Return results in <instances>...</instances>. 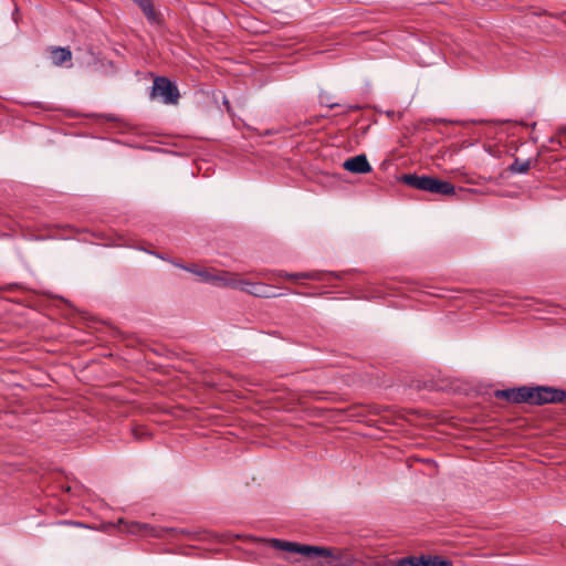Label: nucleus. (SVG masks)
I'll use <instances>...</instances> for the list:
<instances>
[{
  "mask_svg": "<svg viewBox=\"0 0 566 566\" xmlns=\"http://www.w3.org/2000/svg\"><path fill=\"white\" fill-rule=\"evenodd\" d=\"M401 181L411 188L433 195L451 196L455 193L453 184L428 175L407 174L401 177Z\"/></svg>",
  "mask_w": 566,
  "mask_h": 566,
  "instance_id": "f03ea898",
  "label": "nucleus"
},
{
  "mask_svg": "<svg viewBox=\"0 0 566 566\" xmlns=\"http://www.w3.org/2000/svg\"><path fill=\"white\" fill-rule=\"evenodd\" d=\"M151 98H160L164 104L174 105L180 97L179 90L175 83L165 76H157L151 86Z\"/></svg>",
  "mask_w": 566,
  "mask_h": 566,
  "instance_id": "20e7f679",
  "label": "nucleus"
},
{
  "mask_svg": "<svg viewBox=\"0 0 566 566\" xmlns=\"http://www.w3.org/2000/svg\"><path fill=\"white\" fill-rule=\"evenodd\" d=\"M258 541L268 544L276 551L298 554L307 560L314 562L317 566H355L357 562L353 553L347 548H327L280 538H259Z\"/></svg>",
  "mask_w": 566,
  "mask_h": 566,
  "instance_id": "f257e3e1",
  "label": "nucleus"
},
{
  "mask_svg": "<svg viewBox=\"0 0 566 566\" xmlns=\"http://www.w3.org/2000/svg\"><path fill=\"white\" fill-rule=\"evenodd\" d=\"M361 566H394L391 560L386 559L385 557H366L361 560Z\"/></svg>",
  "mask_w": 566,
  "mask_h": 566,
  "instance_id": "4468645a",
  "label": "nucleus"
},
{
  "mask_svg": "<svg viewBox=\"0 0 566 566\" xmlns=\"http://www.w3.org/2000/svg\"><path fill=\"white\" fill-rule=\"evenodd\" d=\"M224 285L240 290L256 297L270 298L280 295L275 292L274 287L269 284L241 280L234 276L229 277L228 281L224 282Z\"/></svg>",
  "mask_w": 566,
  "mask_h": 566,
  "instance_id": "7ed1b4c3",
  "label": "nucleus"
},
{
  "mask_svg": "<svg viewBox=\"0 0 566 566\" xmlns=\"http://www.w3.org/2000/svg\"><path fill=\"white\" fill-rule=\"evenodd\" d=\"M134 434H135L136 439H142L147 433L144 431L142 433H139V429H134Z\"/></svg>",
  "mask_w": 566,
  "mask_h": 566,
  "instance_id": "aec40b11",
  "label": "nucleus"
},
{
  "mask_svg": "<svg viewBox=\"0 0 566 566\" xmlns=\"http://www.w3.org/2000/svg\"><path fill=\"white\" fill-rule=\"evenodd\" d=\"M135 2L145 14L146 19L150 23H159L160 22V14L155 10L154 3L151 0H132Z\"/></svg>",
  "mask_w": 566,
  "mask_h": 566,
  "instance_id": "9d476101",
  "label": "nucleus"
},
{
  "mask_svg": "<svg viewBox=\"0 0 566 566\" xmlns=\"http://www.w3.org/2000/svg\"><path fill=\"white\" fill-rule=\"evenodd\" d=\"M416 565L417 566H431L432 565L431 556L422 555L419 558L416 557Z\"/></svg>",
  "mask_w": 566,
  "mask_h": 566,
  "instance_id": "a211bd4d",
  "label": "nucleus"
},
{
  "mask_svg": "<svg viewBox=\"0 0 566 566\" xmlns=\"http://www.w3.org/2000/svg\"><path fill=\"white\" fill-rule=\"evenodd\" d=\"M396 566H417L416 557L415 556L403 557L397 562Z\"/></svg>",
  "mask_w": 566,
  "mask_h": 566,
  "instance_id": "f3484780",
  "label": "nucleus"
},
{
  "mask_svg": "<svg viewBox=\"0 0 566 566\" xmlns=\"http://www.w3.org/2000/svg\"><path fill=\"white\" fill-rule=\"evenodd\" d=\"M566 403V390L551 386H534V406Z\"/></svg>",
  "mask_w": 566,
  "mask_h": 566,
  "instance_id": "39448f33",
  "label": "nucleus"
},
{
  "mask_svg": "<svg viewBox=\"0 0 566 566\" xmlns=\"http://www.w3.org/2000/svg\"><path fill=\"white\" fill-rule=\"evenodd\" d=\"M431 566H452V563L449 559L442 558L440 556H431Z\"/></svg>",
  "mask_w": 566,
  "mask_h": 566,
  "instance_id": "dca6fc26",
  "label": "nucleus"
},
{
  "mask_svg": "<svg viewBox=\"0 0 566 566\" xmlns=\"http://www.w3.org/2000/svg\"><path fill=\"white\" fill-rule=\"evenodd\" d=\"M358 108H359V106H358V105L350 106V109H355V111H356V109H358Z\"/></svg>",
  "mask_w": 566,
  "mask_h": 566,
  "instance_id": "4be33fe9",
  "label": "nucleus"
},
{
  "mask_svg": "<svg viewBox=\"0 0 566 566\" xmlns=\"http://www.w3.org/2000/svg\"><path fill=\"white\" fill-rule=\"evenodd\" d=\"M280 276L290 279V280H314V281H325L328 279H339L340 275L336 272H324V271H308V272H298V273H289L285 271H280Z\"/></svg>",
  "mask_w": 566,
  "mask_h": 566,
  "instance_id": "0eeeda50",
  "label": "nucleus"
},
{
  "mask_svg": "<svg viewBox=\"0 0 566 566\" xmlns=\"http://www.w3.org/2000/svg\"><path fill=\"white\" fill-rule=\"evenodd\" d=\"M119 523L123 525V531L132 534V535H139V536H147V537H163L164 533L167 531L161 527H156L146 523H139V522H124L123 520H119Z\"/></svg>",
  "mask_w": 566,
  "mask_h": 566,
  "instance_id": "423d86ee",
  "label": "nucleus"
},
{
  "mask_svg": "<svg viewBox=\"0 0 566 566\" xmlns=\"http://www.w3.org/2000/svg\"><path fill=\"white\" fill-rule=\"evenodd\" d=\"M321 102L325 103V105L328 106L329 108H334V107L338 106V104H336V103H329V98L325 99L323 95H321Z\"/></svg>",
  "mask_w": 566,
  "mask_h": 566,
  "instance_id": "6ab92c4d",
  "label": "nucleus"
},
{
  "mask_svg": "<svg viewBox=\"0 0 566 566\" xmlns=\"http://www.w3.org/2000/svg\"><path fill=\"white\" fill-rule=\"evenodd\" d=\"M494 397L499 398V399H505L510 402H513V388L497 389L494 391Z\"/></svg>",
  "mask_w": 566,
  "mask_h": 566,
  "instance_id": "2eb2a0df",
  "label": "nucleus"
},
{
  "mask_svg": "<svg viewBox=\"0 0 566 566\" xmlns=\"http://www.w3.org/2000/svg\"><path fill=\"white\" fill-rule=\"evenodd\" d=\"M52 63L56 66L63 65L72 60V52L69 48H55L51 52Z\"/></svg>",
  "mask_w": 566,
  "mask_h": 566,
  "instance_id": "9b49d317",
  "label": "nucleus"
},
{
  "mask_svg": "<svg viewBox=\"0 0 566 566\" xmlns=\"http://www.w3.org/2000/svg\"><path fill=\"white\" fill-rule=\"evenodd\" d=\"M196 274L198 276H200L203 282L212 283V284H216L218 286H226L224 282H227L228 279L230 277L228 275L227 276L214 275V274H211L208 271H199V272H196Z\"/></svg>",
  "mask_w": 566,
  "mask_h": 566,
  "instance_id": "f8f14e48",
  "label": "nucleus"
},
{
  "mask_svg": "<svg viewBox=\"0 0 566 566\" xmlns=\"http://www.w3.org/2000/svg\"><path fill=\"white\" fill-rule=\"evenodd\" d=\"M179 266L185 269V270H187V271H189V272H192L195 274H196V272H199V270H196L195 268H187V266H184V265H179Z\"/></svg>",
  "mask_w": 566,
  "mask_h": 566,
  "instance_id": "412c9836",
  "label": "nucleus"
},
{
  "mask_svg": "<svg viewBox=\"0 0 566 566\" xmlns=\"http://www.w3.org/2000/svg\"><path fill=\"white\" fill-rule=\"evenodd\" d=\"M513 403H528L534 406V386L513 388Z\"/></svg>",
  "mask_w": 566,
  "mask_h": 566,
  "instance_id": "1a4fd4ad",
  "label": "nucleus"
},
{
  "mask_svg": "<svg viewBox=\"0 0 566 566\" xmlns=\"http://www.w3.org/2000/svg\"><path fill=\"white\" fill-rule=\"evenodd\" d=\"M530 168L531 159L521 160L520 158H515L507 169L511 174H526Z\"/></svg>",
  "mask_w": 566,
  "mask_h": 566,
  "instance_id": "ddd939ff",
  "label": "nucleus"
},
{
  "mask_svg": "<svg viewBox=\"0 0 566 566\" xmlns=\"http://www.w3.org/2000/svg\"><path fill=\"white\" fill-rule=\"evenodd\" d=\"M344 169L353 174H367L371 171V166L366 155H357L346 159L343 164Z\"/></svg>",
  "mask_w": 566,
  "mask_h": 566,
  "instance_id": "6e6552de",
  "label": "nucleus"
}]
</instances>
